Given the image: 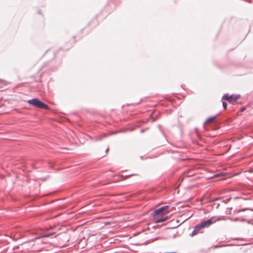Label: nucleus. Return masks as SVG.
Segmentation results:
<instances>
[{
    "label": "nucleus",
    "instance_id": "5",
    "mask_svg": "<svg viewBox=\"0 0 253 253\" xmlns=\"http://www.w3.org/2000/svg\"><path fill=\"white\" fill-rule=\"evenodd\" d=\"M168 218V216H163L157 219L155 223H160L166 221Z\"/></svg>",
    "mask_w": 253,
    "mask_h": 253
},
{
    "label": "nucleus",
    "instance_id": "1",
    "mask_svg": "<svg viewBox=\"0 0 253 253\" xmlns=\"http://www.w3.org/2000/svg\"><path fill=\"white\" fill-rule=\"evenodd\" d=\"M217 220L216 217H211L206 221L201 222L200 223L195 226L194 230L192 232V236H195L200 232V231L205 228L209 227L212 223Z\"/></svg>",
    "mask_w": 253,
    "mask_h": 253
},
{
    "label": "nucleus",
    "instance_id": "8",
    "mask_svg": "<svg viewBox=\"0 0 253 253\" xmlns=\"http://www.w3.org/2000/svg\"><path fill=\"white\" fill-rule=\"evenodd\" d=\"M48 235H49V237H50V236H54V235H55L56 233H55V232H53L49 233H48Z\"/></svg>",
    "mask_w": 253,
    "mask_h": 253
},
{
    "label": "nucleus",
    "instance_id": "13",
    "mask_svg": "<svg viewBox=\"0 0 253 253\" xmlns=\"http://www.w3.org/2000/svg\"><path fill=\"white\" fill-rule=\"evenodd\" d=\"M144 131V129H141V132H142H142H143Z\"/></svg>",
    "mask_w": 253,
    "mask_h": 253
},
{
    "label": "nucleus",
    "instance_id": "12",
    "mask_svg": "<svg viewBox=\"0 0 253 253\" xmlns=\"http://www.w3.org/2000/svg\"><path fill=\"white\" fill-rule=\"evenodd\" d=\"M113 221H112V227H116V226H117V225H113Z\"/></svg>",
    "mask_w": 253,
    "mask_h": 253
},
{
    "label": "nucleus",
    "instance_id": "7",
    "mask_svg": "<svg viewBox=\"0 0 253 253\" xmlns=\"http://www.w3.org/2000/svg\"><path fill=\"white\" fill-rule=\"evenodd\" d=\"M222 106L224 109H226L227 104L225 102H222Z\"/></svg>",
    "mask_w": 253,
    "mask_h": 253
},
{
    "label": "nucleus",
    "instance_id": "9",
    "mask_svg": "<svg viewBox=\"0 0 253 253\" xmlns=\"http://www.w3.org/2000/svg\"><path fill=\"white\" fill-rule=\"evenodd\" d=\"M42 238H45V237H49V235L48 233H45V234H44L42 235Z\"/></svg>",
    "mask_w": 253,
    "mask_h": 253
},
{
    "label": "nucleus",
    "instance_id": "4",
    "mask_svg": "<svg viewBox=\"0 0 253 253\" xmlns=\"http://www.w3.org/2000/svg\"><path fill=\"white\" fill-rule=\"evenodd\" d=\"M169 207L168 206L162 207L155 210L152 213V215L155 216L161 213H166V211L169 209Z\"/></svg>",
    "mask_w": 253,
    "mask_h": 253
},
{
    "label": "nucleus",
    "instance_id": "14",
    "mask_svg": "<svg viewBox=\"0 0 253 253\" xmlns=\"http://www.w3.org/2000/svg\"><path fill=\"white\" fill-rule=\"evenodd\" d=\"M245 110V108H241V111H243Z\"/></svg>",
    "mask_w": 253,
    "mask_h": 253
},
{
    "label": "nucleus",
    "instance_id": "15",
    "mask_svg": "<svg viewBox=\"0 0 253 253\" xmlns=\"http://www.w3.org/2000/svg\"><path fill=\"white\" fill-rule=\"evenodd\" d=\"M109 148H108L106 149V152L108 151H109Z\"/></svg>",
    "mask_w": 253,
    "mask_h": 253
},
{
    "label": "nucleus",
    "instance_id": "11",
    "mask_svg": "<svg viewBox=\"0 0 253 253\" xmlns=\"http://www.w3.org/2000/svg\"><path fill=\"white\" fill-rule=\"evenodd\" d=\"M231 220L234 221H238V218H235L234 219H231Z\"/></svg>",
    "mask_w": 253,
    "mask_h": 253
},
{
    "label": "nucleus",
    "instance_id": "16",
    "mask_svg": "<svg viewBox=\"0 0 253 253\" xmlns=\"http://www.w3.org/2000/svg\"><path fill=\"white\" fill-rule=\"evenodd\" d=\"M184 175L186 176H188V175H186L185 173H184Z\"/></svg>",
    "mask_w": 253,
    "mask_h": 253
},
{
    "label": "nucleus",
    "instance_id": "10",
    "mask_svg": "<svg viewBox=\"0 0 253 253\" xmlns=\"http://www.w3.org/2000/svg\"><path fill=\"white\" fill-rule=\"evenodd\" d=\"M115 197V196H113L112 195V199H111V200L112 201H115V199H114V198Z\"/></svg>",
    "mask_w": 253,
    "mask_h": 253
},
{
    "label": "nucleus",
    "instance_id": "3",
    "mask_svg": "<svg viewBox=\"0 0 253 253\" xmlns=\"http://www.w3.org/2000/svg\"><path fill=\"white\" fill-rule=\"evenodd\" d=\"M240 97V95L233 94L229 95L228 94H226L223 96L222 99L227 101L229 103L234 104Z\"/></svg>",
    "mask_w": 253,
    "mask_h": 253
},
{
    "label": "nucleus",
    "instance_id": "2",
    "mask_svg": "<svg viewBox=\"0 0 253 253\" xmlns=\"http://www.w3.org/2000/svg\"><path fill=\"white\" fill-rule=\"evenodd\" d=\"M28 102L37 107H39L40 108L42 109H47L48 106L47 104L43 103L41 101H40L39 99L37 98H34L31 100H28Z\"/></svg>",
    "mask_w": 253,
    "mask_h": 253
},
{
    "label": "nucleus",
    "instance_id": "6",
    "mask_svg": "<svg viewBox=\"0 0 253 253\" xmlns=\"http://www.w3.org/2000/svg\"><path fill=\"white\" fill-rule=\"evenodd\" d=\"M217 115H215L214 116H212V117H209L208 118L205 122L204 124H207L210 122H211V121H212L213 120H214L216 117H217Z\"/></svg>",
    "mask_w": 253,
    "mask_h": 253
}]
</instances>
